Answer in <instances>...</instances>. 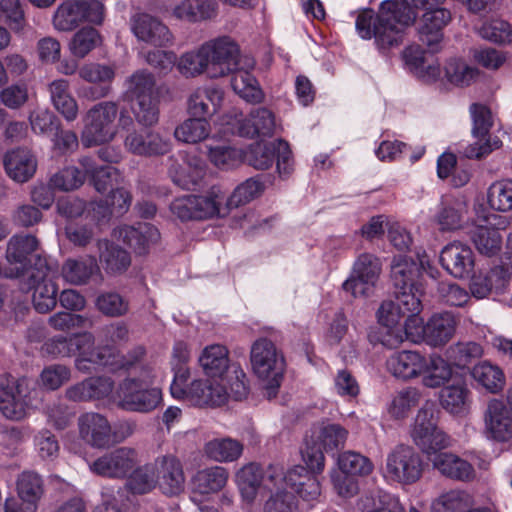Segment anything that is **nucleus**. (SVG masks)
<instances>
[{
	"mask_svg": "<svg viewBox=\"0 0 512 512\" xmlns=\"http://www.w3.org/2000/svg\"><path fill=\"white\" fill-rule=\"evenodd\" d=\"M417 14L407 0H385L378 13L372 9L361 11L355 28L363 40L374 39L376 48L386 53L399 47L405 38L406 30L414 24Z\"/></svg>",
	"mask_w": 512,
	"mask_h": 512,
	"instance_id": "obj_1",
	"label": "nucleus"
},
{
	"mask_svg": "<svg viewBox=\"0 0 512 512\" xmlns=\"http://www.w3.org/2000/svg\"><path fill=\"white\" fill-rule=\"evenodd\" d=\"M145 355L146 349L141 345L132 348L127 357H120L115 353L117 365L129 362L131 366L109 369L111 372L123 370L137 375L125 377L115 389L114 399L118 406L126 411L148 413L162 403L161 389L149 385L153 378V368L150 363L144 361Z\"/></svg>",
	"mask_w": 512,
	"mask_h": 512,
	"instance_id": "obj_2",
	"label": "nucleus"
},
{
	"mask_svg": "<svg viewBox=\"0 0 512 512\" xmlns=\"http://www.w3.org/2000/svg\"><path fill=\"white\" fill-rule=\"evenodd\" d=\"M203 51L209 58L210 78L232 74V89L243 100L251 104L264 100V92L255 76L250 70L239 68L240 47L232 37L224 35L206 41Z\"/></svg>",
	"mask_w": 512,
	"mask_h": 512,
	"instance_id": "obj_3",
	"label": "nucleus"
},
{
	"mask_svg": "<svg viewBox=\"0 0 512 512\" xmlns=\"http://www.w3.org/2000/svg\"><path fill=\"white\" fill-rule=\"evenodd\" d=\"M43 349L53 357L77 355L75 367L85 374L97 372L102 368H119L115 361V351L109 347H95V337L91 332L54 336L44 343ZM129 366H131L129 362L120 365L126 368Z\"/></svg>",
	"mask_w": 512,
	"mask_h": 512,
	"instance_id": "obj_4",
	"label": "nucleus"
},
{
	"mask_svg": "<svg viewBox=\"0 0 512 512\" xmlns=\"http://www.w3.org/2000/svg\"><path fill=\"white\" fill-rule=\"evenodd\" d=\"M42 401V390L34 387L29 378L15 379L8 374L0 377V411L5 418L20 421L39 408Z\"/></svg>",
	"mask_w": 512,
	"mask_h": 512,
	"instance_id": "obj_5",
	"label": "nucleus"
},
{
	"mask_svg": "<svg viewBox=\"0 0 512 512\" xmlns=\"http://www.w3.org/2000/svg\"><path fill=\"white\" fill-rule=\"evenodd\" d=\"M457 323L456 316L448 311L433 313L426 322L421 317L406 318L405 338L414 344L440 348L453 338Z\"/></svg>",
	"mask_w": 512,
	"mask_h": 512,
	"instance_id": "obj_6",
	"label": "nucleus"
},
{
	"mask_svg": "<svg viewBox=\"0 0 512 512\" xmlns=\"http://www.w3.org/2000/svg\"><path fill=\"white\" fill-rule=\"evenodd\" d=\"M125 97L135 102L132 108L136 121L141 126H154L159 120V96L155 89L154 75L137 70L125 82Z\"/></svg>",
	"mask_w": 512,
	"mask_h": 512,
	"instance_id": "obj_7",
	"label": "nucleus"
},
{
	"mask_svg": "<svg viewBox=\"0 0 512 512\" xmlns=\"http://www.w3.org/2000/svg\"><path fill=\"white\" fill-rule=\"evenodd\" d=\"M250 359L254 374L263 382L266 397L275 398L285 370L283 355L272 341L260 338L251 347Z\"/></svg>",
	"mask_w": 512,
	"mask_h": 512,
	"instance_id": "obj_8",
	"label": "nucleus"
},
{
	"mask_svg": "<svg viewBox=\"0 0 512 512\" xmlns=\"http://www.w3.org/2000/svg\"><path fill=\"white\" fill-rule=\"evenodd\" d=\"M225 194L219 186H212L205 194H187L176 197L169 209L181 222L201 221L221 217Z\"/></svg>",
	"mask_w": 512,
	"mask_h": 512,
	"instance_id": "obj_9",
	"label": "nucleus"
},
{
	"mask_svg": "<svg viewBox=\"0 0 512 512\" xmlns=\"http://www.w3.org/2000/svg\"><path fill=\"white\" fill-rule=\"evenodd\" d=\"M80 438L89 446L106 449L122 442L132 434V427L122 423L112 429L107 418L96 412H87L78 418Z\"/></svg>",
	"mask_w": 512,
	"mask_h": 512,
	"instance_id": "obj_10",
	"label": "nucleus"
},
{
	"mask_svg": "<svg viewBox=\"0 0 512 512\" xmlns=\"http://www.w3.org/2000/svg\"><path fill=\"white\" fill-rule=\"evenodd\" d=\"M348 436V431L339 424L326 423L315 428L312 433V445L307 441L302 449V459L314 472L321 473L325 467L323 451L336 452L343 448Z\"/></svg>",
	"mask_w": 512,
	"mask_h": 512,
	"instance_id": "obj_11",
	"label": "nucleus"
},
{
	"mask_svg": "<svg viewBox=\"0 0 512 512\" xmlns=\"http://www.w3.org/2000/svg\"><path fill=\"white\" fill-rule=\"evenodd\" d=\"M117 114L118 106L115 102L104 101L91 107L84 118L81 133L83 145L91 147L112 141L117 134Z\"/></svg>",
	"mask_w": 512,
	"mask_h": 512,
	"instance_id": "obj_12",
	"label": "nucleus"
},
{
	"mask_svg": "<svg viewBox=\"0 0 512 512\" xmlns=\"http://www.w3.org/2000/svg\"><path fill=\"white\" fill-rule=\"evenodd\" d=\"M56 271V263L46 257H37L35 267L24 277L26 282L23 290H33L32 302L39 313L51 311L57 304L58 288L50 279L51 273Z\"/></svg>",
	"mask_w": 512,
	"mask_h": 512,
	"instance_id": "obj_13",
	"label": "nucleus"
},
{
	"mask_svg": "<svg viewBox=\"0 0 512 512\" xmlns=\"http://www.w3.org/2000/svg\"><path fill=\"white\" fill-rule=\"evenodd\" d=\"M422 295L421 284L409 286L406 289L394 290L395 300H386L381 303L377 311L378 322L387 327L389 333L392 334L394 328L406 315L407 318L420 317L419 314L423 308Z\"/></svg>",
	"mask_w": 512,
	"mask_h": 512,
	"instance_id": "obj_14",
	"label": "nucleus"
},
{
	"mask_svg": "<svg viewBox=\"0 0 512 512\" xmlns=\"http://www.w3.org/2000/svg\"><path fill=\"white\" fill-rule=\"evenodd\" d=\"M314 472L308 466L305 468L296 465L285 471L284 466L279 463L270 464L268 466L267 478L274 486L283 483L286 489H290L291 493L295 492L305 501L317 500L321 494V485Z\"/></svg>",
	"mask_w": 512,
	"mask_h": 512,
	"instance_id": "obj_15",
	"label": "nucleus"
},
{
	"mask_svg": "<svg viewBox=\"0 0 512 512\" xmlns=\"http://www.w3.org/2000/svg\"><path fill=\"white\" fill-rule=\"evenodd\" d=\"M276 161L280 176L286 177L293 170V157L288 142L277 139L269 144L255 142L244 150V162L255 169L265 170Z\"/></svg>",
	"mask_w": 512,
	"mask_h": 512,
	"instance_id": "obj_16",
	"label": "nucleus"
},
{
	"mask_svg": "<svg viewBox=\"0 0 512 512\" xmlns=\"http://www.w3.org/2000/svg\"><path fill=\"white\" fill-rule=\"evenodd\" d=\"M411 437L415 445L429 459L450 445L449 436L438 428L434 410L429 404L419 409L411 430Z\"/></svg>",
	"mask_w": 512,
	"mask_h": 512,
	"instance_id": "obj_17",
	"label": "nucleus"
},
{
	"mask_svg": "<svg viewBox=\"0 0 512 512\" xmlns=\"http://www.w3.org/2000/svg\"><path fill=\"white\" fill-rule=\"evenodd\" d=\"M422 471V459L410 446L398 445L387 455L384 477L389 481L410 485L421 478Z\"/></svg>",
	"mask_w": 512,
	"mask_h": 512,
	"instance_id": "obj_18",
	"label": "nucleus"
},
{
	"mask_svg": "<svg viewBox=\"0 0 512 512\" xmlns=\"http://www.w3.org/2000/svg\"><path fill=\"white\" fill-rule=\"evenodd\" d=\"M381 272L379 258L363 253L355 261L350 276L343 282V291L352 297H367L374 288Z\"/></svg>",
	"mask_w": 512,
	"mask_h": 512,
	"instance_id": "obj_19",
	"label": "nucleus"
},
{
	"mask_svg": "<svg viewBox=\"0 0 512 512\" xmlns=\"http://www.w3.org/2000/svg\"><path fill=\"white\" fill-rule=\"evenodd\" d=\"M506 220L494 213L478 218L468 231L477 251L487 257L499 254L502 248L500 229L505 228Z\"/></svg>",
	"mask_w": 512,
	"mask_h": 512,
	"instance_id": "obj_20",
	"label": "nucleus"
},
{
	"mask_svg": "<svg viewBox=\"0 0 512 512\" xmlns=\"http://www.w3.org/2000/svg\"><path fill=\"white\" fill-rule=\"evenodd\" d=\"M183 395L172 396L177 400H186L194 406L217 407L228 400L227 388L216 379H195L190 384L183 383Z\"/></svg>",
	"mask_w": 512,
	"mask_h": 512,
	"instance_id": "obj_21",
	"label": "nucleus"
},
{
	"mask_svg": "<svg viewBox=\"0 0 512 512\" xmlns=\"http://www.w3.org/2000/svg\"><path fill=\"white\" fill-rule=\"evenodd\" d=\"M470 114L473 123L472 133L476 142L467 148L466 155L469 158H482L493 150L498 149L501 141L497 137L492 141L486 138L492 127V117L488 107L483 104L473 103L470 106Z\"/></svg>",
	"mask_w": 512,
	"mask_h": 512,
	"instance_id": "obj_22",
	"label": "nucleus"
},
{
	"mask_svg": "<svg viewBox=\"0 0 512 512\" xmlns=\"http://www.w3.org/2000/svg\"><path fill=\"white\" fill-rule=\"evenodd\" d=\"M139 454L131 447H119L93 461L90 470L100 476L125 478L138 465Z\"/></svg>",
	"mask_w": 512,
	"mask_h": 512,
	"instance_id": "obj_23",
	"label": "nucleus"
},
{
	"mask_svg": "<svg viewBox=\"0 0 512 512\" xmlns=\"http://www.w3.org/2000/svg\"><path fill=\"white\" fill-rule=\"evenodd\" d=\"M152 126H142L131 130L124 139L128 152L136 156L153 157L167 154L172 147L170 138L152 130Z\"/></svg>",
	"mask_w": 512,
	"mask_h": 512,
	"instance_id": "obj_24",
	"label": "nucleus"
},
{
	"mask_svg": "<svg viewBox=\"0 0 512 512\" xmlns=\"http://www.w3.org/2000/svg\"><path fill=\"white\" fill-rule=\"evenodd\" d=\"M483 434L491 441L504 443L512 438V414L502 399L493 398L483 413Z\"/></svg>",
	"mask_w": 512,
	"mask_h": 512,
	"instance_id": "obj_25",
	"label": "nucleus"
},
{
	"mask_svg": "<svg viewBox=\"0 0 512 512\" xmlns=\"http://www.w3.org/2000/svg\"><path fill=\"white\" fill-rule=\"evenodd\" d=\"M168 161L169 175L177 186L191 190L201 184L205 174V162L201 158L181 151Z\"/></svg>",
	"mask_w": 512,
	"mask_h": 512,
	"instance_id": "obj_26",
	"label": "nucleus"
},
{
	"mask_svg": "<svg viewBox=\"0 0 512 512\" xmlns=\"http://www.w3.org/2000/svg\"><path fill=\"white\" fill-rule=\"evenodd\" d=\"M39 241L36 236L32 234H15L8 241L6 258L7 261L16 265V276L26 277L35 267L37 257L42 255H34L38 249Z\"/></svg>",
	"mask_w": 512,
	"mask_h": 512,
	"instance_id": "obj_27",
	"label": "nucleus"
},
{
	"mask_svg": "<svg viewBox=\"0 0 512 512\" xmlns=\"http://www.w3.org/2000/svg\"><path fill=\"white\" fill-rule=\"evenodd\" d=\"M113 237L126 244L137 255H146L159 241L160 232L152 224L138 222L134 225H120L113 230Z\"/></svg>",
	"mask_w": 512,
	"mask_h": 512,
	"instance_id": "obj_28",
	"label": "nucleus"
},
{
	"mask_svg": "<svg viewBox=\"0 0 512 512\" xmlns=\"http://www.w3.org/2000/svg\"><path fill=\"white\" fill-rule=\"evenodd\" d=\"M417 262L409 259L406 255L394 256L391 263V279L394 290L406 289L409 286L419 285L416 280L421 270L427 271L430 268V258L425 250L415 251Z\"/></svg>",
	"mask_w": 512,
	"mask_h": 512,
	"instance_id": "obj_29",
	"label": "nucleus"
},
{
	"mask_svg": "<svg viewBox=\"0 0 512 512\" xmlns=\"http://www.w3.org/2000/svg\"><path fill=\"white\" fill-rule=\"evenodd\" d=\"M133 35L142 42L155 47H166L172 42L169 28L158 18L148 13H136L130 20Z\"/></svg>",
	"mask_w": 512,
	"mask_h": 512,
	"instance_id": "obj_30",
	"label": "nucleus"
},
{
	"mask_svg": "<svg viewBox=\"0 0 512 512\" xmlns=\"http://www.w3.org/2000/svg\"><path fill=\"white\" fill-rule=\"evenodd\" d=\"M153 463L160 491L167 496L179 495L185 487V474L180 460L168 454L158 456Z\"/></svg>",
	"mask_w": 512,
	"mask_h": 512,
	"instance_id": "obj_31",
	"label": "nucleus"
},
{
	"mask_svg": "<svg viewBox=\"0 0 512 512\" xmlns=\"http://www.w3.org/2000/svg\"><path fill=\"white\" fill-rule=\"evenodd\" d=\"M440 263L453 277L468 278L474 271V253L468 245L454 241L441 250Z\"/></svg>",
	"mask_w": 512,
	"mask_h": 512,
	"instance_id": "obj_32",
	"label": "nucleus"
},
{
	"mask_svg": "<svg viewBox=\"0 0 512 512\" xmlns=\"http://www.w3.org/2000/svg\"><path fill=\"white\" fill-rule=\"evenodd\" d=\"M424 365L425 354L416 350L394 351L385 362L386 370L394 378L402 381L419 378Z\"/></svg>",
	"mask_w": 512,
	"mask_h": 512,
	"instance_id": "obj_33",
	"label": "nucleus"
},
{
	"mask_svg": "<svg viewBox=\"0 0 512 512\" xmlns=\"http://www.w3.org/2000/svg\"><path fill=\"white\" fill-rule=\"evenodd\" d=\"M451 20V11L442 6L424 12L418 30L420 40L431 51H437L443 40V29Z\"/></svg>",
	"mask_w": 512,
	"mask_h": 512,
	"instance_id": "obj_34",
	"label": "nucleus"
},
{
	"mask_svg": "<svg viewBox=\"0 0 512 512\" xmlns=\"http://www.w3.org/2000/svg\"><path fill=\"white\" fill-rule=\"evenodd\" d=\"M430 461L433 468L448 479L464 483L477 479L474 465L452 452H439L430 458Z\"/></svg>",
	"mask_w": 512,
	"mask_h": 512,
	"instance_id": "obj_35",
	"label": "nucleus"
},
{
	"mask_svg": "<svg viewBox=\"0 0 512 512\" xmlns=\"http://www.w3.org/2000/svg\"><path fill=\"white\" fill-rule=\"evenodd\" d=\"M114 381L108 376H92L68 387L65 397L73 402H87L114 396Z\"/></svg>",
	"mask_w": 512,
	"mask_h": 512,
	"instance_id": "obj_36",
	"label": "nucleus"
},
{
	"mask_svg": "<svg viewBox=\"0 0 512 512\" xmlns=\"http://www.w3.org/2000/svg\"><path fill=\"white\" fill-rule=\"evenodd\" d=\"M228 471L222 466H212L201 469L192 477L190 500L199 505L201 497L217 493L222 490L228 481Z\"/></svg>",
	"mask_w": 512,
	"mask_h": 512,
	"instance_id": "obj_37",
	"label": "nucleus"
},
{
	"mask_svg": "<svg viewBox=\"0 0 512 512\" xmlns=\"http://www.w3.org/2000/svg\"><path fill=\"white\" fill-rule=\"evenodd\" d=\"M37 159L28 148L8 150L3 157V166L9 178L17 183L29 181L37 170Z\"/></svg>",
	"mask_w": 512,
	"mask_h": 512,
	"instance_id": "obj_38",
	"label": "nucleus"
},
{
	"mask_svg": "<svg viewBox=\"0 0 512 512\" xmlns=\"http://www.w3.org/2000/svg\"><path fill=\"white\" fill-rule=\"evenodd\" d=\"M223 97L222 89L217 86L197 87L187 99V113L210 120L220 110Z\"/></svg>",
	"mask_w": 512,
	"mask_h": 512,
	"instance_id": "obj_39",
	"label": "nucleus"
},
{
	"mask_svg": "<svg viewBox=\"0 0 512 512\" xmlns=\"http://www.w3.org/2000/svg\"><path fill=\"white\" fill-rule=\"evenodd\" d=\"M268 467L264 471L257 463H248L239 469L236 473V484L239 488L242 498L251 503L256 498L260 487L273 491L275 487L267 478Z\"/></svg>",
	"mask_w": 512,
	"mask_h": 512,
	"instance_id": "obj_40",
	"label": "nucleus"
},
{
	"mask_svg": "<svg viewBox=\"0 0 512 512\" xmlns=\"http://www.w3.org/2000/svg\"><path fill=\"white\" fill-rule=\"evenodd\" d=\"M237 132L241 137H270L276 129L274 113L265 107L254 108L249 115L237 121Z\"/></svg>",
	"mask_w": 512,
	"mask_h": 512,
	"instance_id": "obj_41",
	"label": "nucleus"
},
{
	"mask_svg": "<svg viewBox=\"0 0 512 512\" xmlns=\"http://www.w3.org/2000/svg\"><path fill=\"white\" fill-rule=\"evenodd\" d=\"M218 12L216 0H182L171 11L174 18L188 23H200L214 18Z\"/></svg>",
	"mask_w": 512,
	"mask_h": 512,
	"instance_id": "obj_42",
	"label": "nucleus"
},
{
	"mask_svg": "<svg viewBox=\"0 0 512 512\" xmlns=\"http://www.w3.org/2000/svg\"><path fill=\"white\" fill-rule=\"evenodd\" d=\"M79 76L89 83L103 84L100 87H90L86 96L96 100L106 97L110 92V84L115 78V69L110 65L88 63L78 70Z\"/></svg>",
	"mask_w": 512,
	"mask_h": 512,
	"instance_id": "obj_43",
	"label": "nucleus"
},
{
	"mask_svg": "<svg viewBox=\"0 0 512 512\" xmlns=\"http://www.w3.org/2000/svg\"><path fill=\"white\" fill-rule=\"evenodd\" d=\"M18 497L25 505L24 512H36L44 494V481L41 475L32 470L20 473L16 480Z\"/></svg>",
	"mask_w": 512,
	"mask_h": 512,
	"instance_id": "obj_44",
	"label": "nucleus"
},
{
	"mask_svg": "<svg viewBox=\"0 0 512 512\" xmlns=\"http://www.w3.org/2000/svg\"><path fill=\"white\" fill-rule=\"evenodd\" d=\"M100 269L94 256H81L68 258L62 265L61 275L63 279L72 285H84L94 276L99 274Z\"/></svg>",
	"mask_w": 512,
	"mask_h": 512,
	"instance_id": "obj_45",
	"label": "nucleus"
},
{
	"mask_svg": "<svg viewBox=\"0 0 512 512\" xmlns=\"http://www.w3.org/2000/svg\"><path fill=\"white\" fill-rule=\"evenodd\" d=\"M470 374L477 387L490 394H499L505 388L506 377L504 371L498 365L487 360L475 364Z\"/></svg>",
	"mask_w": 512,
	"mask_h": 512,
	"instance_id": "obj_46",
	"label": "nucleus"
},
{
	"mask_svg": "<svg viewBox=\"0 0 512 512\" xmlns=\"http://www.w3.org/2000/svg\"><path fill=\"white\" fill-rule=\"evenodd\" d=\"M81 167L86 176L91 178V182L99 193H105L109 189L112 191L113 185L122 181L123 177L120 171L113 166H98L92 157L84 156L79 159Z\"/></svg>",
	"mask_w": 512,
	"mask_h": 512,
	"instance_id": "obj_47",
	"label": "nucleus"
},
{
	"mask_svg": "<svg viewBox=\"0 0 512 512\" xmlns=\"http://www.w3.org/2000/svg\"><path fill=\"white\" fill-rule=\"evenodd\" d=\"M157 479L153 462L135 467L130 472L124 488L119 489L117 494L119 497H123L125 491L133 495L148 494L158 487Z\"/></svg>",
	"mask_w": 512,
	"mask_h": 512,
	"instance_id": "obj_48",
	"label": "nucleus"
},
{
	"mask_svg": "<svg viewBox=\"0 0 512 512\" xmlns=\"http://www.w3.org/2000/svg\"><path fill=\"white\" fill-rule=\"evenodd\" d=\"M50 100L54 108L68 122L78 116V104L70 92V83L66 79H56L48 85Z\"/></svg>",
	"mask_w": 512,
	"mask_h": 512,
	"instance_id": "obj_49",
	"label": "nucleus"
},
{
	"mask_svg": "<svg viewBox=\"0 0 512 512\" xmlns=\"http://www.w3.org/2000/svg\"><path fill=\"white\" fill-rule=\"evenodd\" d=\"M425 367L421 371V383L424 387L435 389L443 386L452 377V366L438 354L425 355Z\"/></svg>",
	"mask_w": 512,
	"mask_h": 512,
	"instance_id": "obj_50",
	"label": "nucleus"
},
{
	"mask_svg": "<svg viewBox=\"0 0 512 512\" xmlns=\"http://www.w3.org/2000/svg\"><path fill=\"white\" fill-rule=\"evenodd\" d=\"M98 248L100 261L108 274H122L131 265L130 253L113 242L100 240Z\"/></svg>",
	"mask_w": 512,
	"mask_h": 512,
	"instance_id": "obj_51",
	"label": "nucleus"
},
{
	"mask_svg": "<svg viewBox=\"0 0 512 512\" xmlns=\"http://www.w3.org/2000/svg\"><path fill=\"white\" fill-rule=\"evenodd\" d=\"M199 363L205 374L213 379L220 378L229 367L228 350L220 344H212L204 348Z\"/></svg>",
	"mask_w": 512,
	"mask_h": 512,
	"instance_id": "obj_52",
	"label": "nucleus"
},
{
	"mask_svg": "<svg viewBox=\"0 0 512 512\" xmlns=\"http://www.w3.org/2000/svg\"><path fill=\"white\" fill-rule=\"evenodd\" d=\"M189 360V349L185 342L178 341L173 346L172 352V371L174 373L172 383L170 385L171 396L183 395L182 386L190 377V371L187 367Z\"/></svg>",
	"mask_w": 512,
	"mask_h": 512,
	"instance_id": "obj_53",
	"label": "nucleus"
},
{
	"mask_svg": "<svg viewBox=\"0 0 512 512\" xmlns=\"http://www.w3.org/2000/svg\"><path fill=\"white\" fill-rule=\"evenodd\" d=\"M405 67L417 78L436 79L440 75L437 65H425V51L419 45H409L402 52Z\"/></svg>",
	"mask_w": 512,
	"mask_h": 512,
	"instance_id": "obj_54",
	"label": "nucleus"
},
{
	"mask_svg": "<svg viewBox=\"0 0 512 512\" xmlns=\"http://www.w3.org/2000/svg\"><path fill=\"white\" fill-rule=\"evenodd\" d=\"M473 505L472 495L461 489L441 493L431 503V512H466Z\"/></svg>",
	"mask_w": 512,
	"mask_h": 512,
	"instance_id": "obj_55",
	"label": "nucleus"
},
{
	"mask_svg": "<svg viewBox=\"0 0 512 512\" xmlns=\"http://www.w3.org/2000/svg\"><path fill=\"white\" fill-rule=\"evenodd\" d=\"M210 132V120L204 117L190 116L175 128L174 136L178 141L196 144L205 140Z\"/></svg>",
	"mask_w": 512,
	"mask_h": 512,
	"instance_id": "obj_56",
	"label": "nucleus"
},
{
	"mask_svg": "<svg viewBox=\"0 0 512 512\" xmlns=\"http://www.w3.org/2000/svg\"><path fill=\"white\" fill-rule=\"evenodd\" d=\"M264 189L263 183L256 178H249L243 183L239 184L233 193L226 199L223 206L221 204L222 214L221 217L227 215L232 209L245 205L258 197Z\"/></svg>",
	"mask_w": 512,
	"mask_h": 512,
	"instance_id": "obj_57",
	"label": "nucleus"
},
{
	"mask_svg": "<svg viewBox=\"0 0 512 512\" xmlns=\"http://www.w3.org/2000/svg\"><path fill=\"white\" fill-rule=\"evenodd\" d=\"M204 452L216 462H233L242 455L243 445L232 438H216L205 444Z\"/></svg>",
	"mask_w": 512,
	"mask_h": 512,
	"instance_id": "obj_58",
	"label": "nucleus"
},
{
	"mask_svg": "<svg viewBox=\"0 0 512 512\" xmlns=\"http://www.w3.org/2000/svg\"><path fill=\"white\" fill-rule=\"evenodd\" d=\"M179 73L186 78H194L203 73L209 76L210 64L207 52L203 51V44L196 50L188 51L176 60Z\"/></svg>",
	"mask_w": 512,
	"mask_h": 512,
	"instance_id": "obj_59",
	"label": "nucleus"
},
{
	"mask_svg": "<svg viewBox=\"0 0 512 512\" xmlns=\"http://www.w3.org/2000/svg\"><path fill=\"white\" fill-rule=\"evenodd\" d=\"M398 499L391 493L377 488L358 500L362 512H398Z\"/></svg>",
	"mask_w": 512,
	"mask_h": 512,
	"instance_id": "obj_60",
	"label": "nucleus"
},
{
	"mask_svg": "<svg viewBox=\"0 0 512 512\" xmlns=\"http://www.w3.org/2000/svg\"><path fill=\"white\" fill-rule=\"evenodd\" d=\"M421 392L416 387H405L396 392L388 405V413L394 419H404L412 408L418 405Z\"/></svg>",
	"mask_w": 512,
	"mask_h": 512,
	"instance_id": "obj_61",
	"label": "nucleus"
},
{
	"mask_svg": "<svg viewBox=\"0 0 512 512\" xmlns=\"http://www.w3.org/2000/svg\"><path fill=\"white\" fill-rule=\"evenodd\" d=\"M208 158L218 169L230 170L244 162V150L226 144H219L209 147Z\"/></svg>",
	"mask_w": 512,
	"mask_h": 512,
	"instance_id": "obj_62",
	"label": "nucleus"
},
{
	"mask_svg": "<svg viewBox=\"0 0 512 512\" xmlns=\"http://www.w3.org/2000/svg\"><path fill=\"white\" fill-rule=\"evenodd\" d=\"M83 22L79 1H65L58 6L53 15V26L58 31H72Z\"/></svg>",
	"mask_w": 512,
	"mask_h": 512,
	"instance_id": "obj_63",
	"label": "nucleus"
},
{
	"mask_svg": "<svg viewBox=\"0 0 512 512\" xmlns=\"http://www.w3.org/2000/svg\"><path fill=\"white\" fill-rule=\"evenodd\" d=\"M489 206L496 211L512 210V179H501L493 182L487 191Z\"/></svg>",
	"mask_w": 512,
	"mask_h": 512,
	"instance_id": "obj_64",
	"label": "nucleus"
}]
</instances>
